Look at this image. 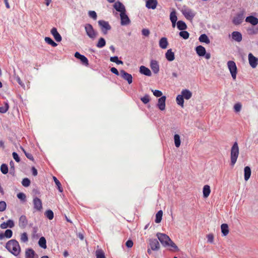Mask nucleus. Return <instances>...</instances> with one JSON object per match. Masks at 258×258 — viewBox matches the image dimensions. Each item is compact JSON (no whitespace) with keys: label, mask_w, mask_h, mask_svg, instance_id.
Masks as SVG:
<instances>
[{"label":"nucleus","mask_w":258,"mask_h":258,"mask_svg":"<svg viewBox=\"0 0 258 258\" xmlns=\"http://www.w3.org/2000/svg\"><path fill=\"white\" fill-rule=\"evenodd\" d=\"M208 242L210 243H213L214 241V236L212 234H209L207 235Z\"/></svg>","instance_id":"nucleus-62"},{"label":"nucleus","mask_w":258,"mask_h":258,"mask_svg":"<svg viewBox=\"0 0 258 258\" xmlns=\"http://www.w3.org/2000/svg\"><path fill=\"white\" fill-rule=\"evenodd\" d=\"M156 236L163 246L164 247H167V245H168V243L171 239L166 234L161 233H157Z\"/></svg>","instance_id":"nucleus-6"},{"label":"nucleus","mask_w":258,"mask_h":258,"mask_svg":"<svg viewBox=\"0 0 258 258\" xmlns=\"http://www.w3.org/2000/svg\"><path fill=\"white\" fill-rule=\"evenodd\" d=\"M17 197L18 199H19L20 200H21L22 201L24 202L26 201V195H25V194H24L23 192L18 193L17 194Z\"/></svg>","instance_id":"nucleus-58"},{"label":"nucleus","mask_w":258,"mask_h":258,"mask_svg":"<svg viewBox=\"0 0 258 258\" xmlns=\"http://www.w3.org/2000/svg\"><path fill=\"white\" fill-rule=\"evenodd\" d=\"M177 27L179 30H184L187 28V26L184 22L180 20L177 22Z\"/></svg>","instance_id":"nucleus-33"},{"label":"nucleus","mask_w":258,"mask_h":258,"mask_svg":"<svg viewBox=\"0 0 258 258\" xmlns=\"http://www.w3.org/2000/svg\"><path fill=\"white\" fill-rule=\"evenodd\" d=\"M177 104L181 106L182 107L184 106V98L181 95H178L176 98Z\"/></svg>","instance_id":"nucleus-36"},{"label":"nucleus","mask_w":258,"mask_h":258,"mask_svg":"<svg viewBox=\"0 0 258 258\" xmlns=\"http://www.w3.org/2000/svg\"><path fill=\"white\" fill-rule=\"evenodd\" d=\"M105 45H106L105 40L104 39V38L101 37L100 38H99V39L96 44V46L98 48H102L104 46H105Z\"/></svg>","instance_id":"nucleus-37"},{"label":"nucleus","mask_w":258,"mask_h":258,"mask_svg":"<svg viewBox=\"0 0 258 258\" xmlns=\"http://www.w3.org/2000/svg\"><path fill=\"white\" fill-rule=\"evenodd\" d=\"M12 155L13 158L15 160V161L17 162H19L20 161V158L18 154L16 152H13Z\"/></svg>","instance_id":"nucleus-61"},{"label":"nucleus","mask_w":258,"mask_h":258,"mask_svg":"<svg viewBox=\"0 0 258 258\" xmlns=\"http://www.w3.org/2000/svg\"><path fill=\"white\" fill-rule=\"evenodd\" d=\"M113 8L117 11L122 13L126 12V10L124 6L119 1H117L113 5Z\"/></svg>","instance_id":"nucleus-16"},{"label":"nucleus","mask_w":258,"mask_h":258,"mask_svg":"<svg viewBox=\"0 0 258 258\" xmlns=\"http://www.w3.org/2000/svg\"><path fill=\"white\" fill-rule=\"evenodd\" d=\"M168 243V245H167V247L168 246L171 247L173 248V249H171V250H172L174 251H178L179 250V249H178V247L177 246V245L171 239Z\"/></svg>","instance_id":"nucleus-44"},{"label":"nucleus","mask_w":258,"mask_h":258,"mask_svg":"<svg viewBox=\"0 0 258 258\" xmlns=\"http://www.w3.org/2000/svg\"><path fill=\"white\" fill-rule=\"evenodd\" d=\"M110 71L112 73H113L117 76L120 75V73L118 72V70L115 68H114V67L111 68L110 69Z\"/></svg>","instance_id":"nucleus-63"},{"label":"nucleus","mask_w":258,"mask_h":258,"mask_svg":"<svg viewBox=\"0 0 258 258\" xmlns=\"http://www.w3.org/2000/svg\"><path fill=\"white\" fill-rule=\"evenodd\" d=\"M141 100L144 104H147L150 101V96L149 95L146 94L141 98Z\"/></svg>","instance_id":"nucleus-52"},{"label":"nucleus","mask_w":258,"mask_h":258,"mask_svg":"<svg viewBox=\"0 0 258 258\" xmlns=\"http://www.w3.org/2000/svg\"><path fill=\"white\" fill-rule=\"evenodd\" d=\"M227 66L233 80H235L237 75V67L234 61L229 60L227 62Z\"/></svg>","instance_id":"nucleus-5"},{"label":"nucleus","mask_w":258,"mask_h":258,"mask_svg":"<svg viewBox=\"0 0 258 258\" xmlns=\"http://www.w3.org/2000/svg\"><path fill=\"white\" fill-rule=\"evenodd\" d=\"M38 244L41 247H42L44 249L46 248V247H47L46 241L45 237H41L40 238V239L38 241Z\"/></svg>","instance_id":"nucleus-35"},{"label":"nucleus","mask_w":258,"mask_h":258,"mask_svg":"<svg viewBox=\"0 0 258 258\" xmlns=\"http://www.w3.org/2000/svg\"><path fill=\"white\" fill-rule=\"evenodd\" d=\"M9 106L8 103L5 102V106H0V112L2 113H5L9 110Z\"/></svg>","instance_id":"nucleus-47"},{"label":"nucleus","mask_w":258,"mask_h":258,"mask_svg":"<svg viewBox=\"0 0 258 258\" xmlns=\"http://www.w3.org/2000/svg\"><path fill=\"white\" fill-rule=\"evenodd\" d=\"M182 14L185 18L188 20L191 21L196 16V12L191 9L187 7H183L182 11Z\"/></svg>","instance_id":"nucleus-4"},{"label":"nucleus","mask_w":258,"mask_h":258,"mask_svg":"<svg viewBox=\"0 0 258 258\" xmlns=\"http://www.w3.org/2000/svg\"><path fill=\"white\" fill-rule=\"evenodd\" d=\"M28 224V220L25 215L20 216L19 219V226L21 228H25Z\"/></svg>","instance_id":"nucleus-17"},{"label":"nucleus","mask_w":258,"mask_h":258,"mask_svg":"<svg viewBox=\"0 0 258 258\" xmlns=\"http://www.w3.org/2000/svg\"><path fill=\"white\" fill-rule=\"evenodd\" d=\"M96 258H106L104 252L102 250H97L96 251Z\"/></svg>","instance_id":"nucleus-50"},{"label":"nucleus","mask_w":258,"mask_h":258,"mask_svg":"<svg viewBox=\"0 0 258 258\" xmlns=\"http://www.w3.org/2000/svg\"><path fill=\"white\" fill-rule=\"evenodd\" d=\"M44 215L49 219L52 220L54 217V214L52 210H48L44 213Z\"/></svg>","instance_id":"nucleus-43"},{"label":"nucleus","mask_w":258,"mask_h":258,"mask_svg":"<svg viewBox=\"0 0 258 258\" xmlns=\"http://www.w3.org/2000/svg\"><path fill=\"white\" fill-rule=\"evenodd\" d=\"M199 40L200 42H204L206 43V44H209L210 43L209 38L205 34H202L200 36Z\"/></svg>","instance_id":"nucleus-34"},{"label":"nucleus","mask_w":258,"mask_h":258,"mask_svg":"<svg viewBox=\"0 0 258 258\" xmlns=\"http://www.w3.org/2000/svg\"><path fill=\"white\" fill-rule=\"evenodd\" d=\"M26 258H38V256L36 254L34 250L32 248H28L25 252Z\"/></svg>","instance_id":"nucleus-18"},{"label":"nucleus","mask_w":258,"mask_h":258,"mask_svg":"<svg viewBox=\"0 0 258 258\" xmlns=\"http://www.w3.org/2000/svg\"><path fill=\"white\" fill-rule=\"evenodd\" d=\"M53 179L55 183L56 184L59 191L62 192L63 191V188L61 187V184L59 181L57 179V178L55 176H53Z\"/></svg>","instance_id":"nucleus-40"},{"label":"nucleus","mask_w":258,"mask_h":258,"mask_svg":"<svg viewBox=\"0 0 258 258\" xmlns=\"http://www.w3.org/2000/svg\"><path fill=\"white\" fill-rule=\"evenodd\" d=\"M22 184L25 187H28L30 184V180L28 178H25L22 181Z\"/></svg>","instance_id":"nucleus-54"},{"label":"nucleus","mask_w":258,"mask_h":258,"mask_svg":"<svg viewBox=\"0 0 258 258\" xmlns=\"http://www.w3.org/2000/svg\"><path fill=\"white\" fill-rule=\"evenodd\" d=\"M179 36L184 39H187L189 38V34L187 31L181 30L179 33Z\"/></svg>","instance_id":"nucleus-45"},{"label":"nucleus","mask_w":258,"mask_h":258,"mask_svg":"<svg viewBox=\"0 0 258 258\" xmlns=\"http://www.w3.org/2000/svg\"><path fill=\"white\" fill-rule=\"evenodd\" d=\"M33 208L37 211H41L42 209V203L41 200L35 197L33 200Z\"/></svg>","instance_id":"nucleus-9"},{"label":"nucleus","mask_w":258,"mask_h":258,"mask_svg":"<svg viewBox=\"0 0 258 258\" xmlns=\"http://www.w3.org/2000/svg\"><path fill=\"white\" fill-rule=\"evenodd\" d=\"M120 24L122 26H125L131 23L130 19L126 14V12L122 13L120 14Z\"/></svg>","instance_id":"nucleus-11"},{"label":"nucleus","mask_w":258,"mask_h":258,"mask_svg":"<svg viewBox=\"0 0 258 258\" xmlns=\"http://www.w3.org/2000/svg\"><path fill=\"white\" fill-rule=\"evenodd\" d=\"M166 58L169 61H172L175 59L174 53L171 49H168L165 53Z\"/></svg>","instance_id":"nucleus-27"},{"label":"nucleus","mask_w":258,"mask_h":258,"mask_svg":"<svg viewBox=\"0 0 258 258\" xmlns=\"http://www.w3.org/2000/svg\"><path fill=\"white\" fill-rule=\"evenodd\" d=\"M150 66L154 74H156L159 73V65L158 62L157 60L154 59L151 60Z\"/></svg>","instance_id":"nucleus-13"},{"label":"nucleus","mask_w":258,"mask_h":258,"mask_svg":"<svg viewBox=\"0 0 258 258\" xmlns=\"http://www.w3.org/2000/svg\"><path fill=\"white\" fill-rule=\"evenodd\" d=\"M244 17L242 13L238 14L233 19V23L236 25H239L242 22Z\"/></svg>","instance_id":"nucleus-21"},{"label":"nucleus","mask_w":258,"mask_h":258,"mask_svg":"<svg viewBox=\"0 0 258 258\" xmlns=\"http://www.w3.org/2000/svg\"><path fill=\"white\" fill-rule=\"evenodd\" d=\"M149 246L152 250H158L160 248V244L157 239H150Z\"/></svg>","instance_id":"nucleus-10"},{"label":"nucleus","mask_w":258,"mask_h":258,"mask_svg":"<svg viewBox=\"0 0 258 258\" xmlns=\"http://www.w3.org/2000/svg\"><path fill=\"white\" fill-rule=\"evenodd\" d=\"M181 95L186 100L189 99L192 96V93L187 89H183L181 91Z\"/></svg>","instance_id":"nucleus-29"},{"label":"nucleus","mask_w":258,"mask_h":258,"mask_svg":"<svg viewBox=\"0 0 258 258\" xmlns=\"http://www.w3.org/2000/svg\"><path fill=\"white\" fill-rule=\"evenodd\" d=\"M15 226L14 222L12 220L9 219L7 222H4L2 223L0 227L2 229H6L8 227L9 228H13Z\"/></svg>","instance_id":"nucleus-23"},{"label":"nucleus","mask_w":258,"mask_h":258,"mask_svg":"<svg viewBox=\"0 0 258 258\" xmlns=\"http://www.w3.org/2000/svg\"><path fill=\"white\" fill-rule=\"evenodd\" d=\"M84 27L87 36L93 40L95 39L98 33L94 29L92 25L90 24H86Z\"/></svg>","instance_id":"nucleus-3"},{"label":"nucleus","mask_w":258,"mask_h":258,"mask_svg":"<svg viewBox=\"0 0 258 258\" xmlns=\"http://www.w3.org/2000/svg\"><path fill=\"white\" fill-rule=\"evenodd\" d=\"M170 20L171 21H177V17L176 13L175 10H173L170 14Z\"/></svg>","instance_id":"nucleus-46"},{"label":"nucleus","mask_w":258,"mask_h":258,"mask_svg":"<svg viewBox=\"0 0 258 258\" xmlns=\"http://www.w3.org/2000/svg\"><path fill=\"white\" fill-rule=\"evenodd\" d=\"M5 247L10 252L15 256L18 255L21 252L19 243L15 239H11L8 241Z\"/></svg>","instance_id":"nucleus-1"},{"label":"nucleus","mask_w":258,"mask_h":258,"mask_svg":"<svg viewBox=\"0 0 258 258\" xmlns=\"http://www.w3.org/2000/svg\"><path fill=\"white\" fill-rule=\"evenodd\" d=\"M75 57L80 60L83 64L85 66L89 65V61L87 58L84 55L81 54L79 52H76Z\"/></svg>","instance_id":"nucleus-12"},{"label":"nucleus","mask_w":258,"mask_h":258,"mask_svg":"<svg viewBox=\"0 0 258 258\" xmlns=\"http://www.w3.org/2000/svg\"><path fill=\"white\" fill-rule=\"evenodd\" d=\"M244 180L245 181H247L251 175V169L249 166H246L244 167Z\"/></svg>","instance_id":"nucleus-30"},{"label":"nucleus","mask_w":258,"mask_h":258,"mask_svg":"<svg viewBox=\"0 0 258 258\" xmlns=\"http://www.w3.org/2000/svg\"><path fill=\"white\" fill-rule=\"evenodd\" d=\"M1 171L3 174H7L9 171L8 167L7 165L6 164H2L1 166Z\"/></svg>","instance_id":"nucleus-49"},{"label":"nucleus","mask_w":258,"mask_h":258,"mask_svg":"<svg viewBox=\"0 0 258 258\" xmlns=\"http://www.w3.org/2000/svg\"><path fill=\"white\" fill-rule=\"evenodd\" d=\"M203 197L205 198H207L209 196V195L211 192V189H210V186L208 185H204V186L203 187Z\"/></svg>","instance_id":"nucleus-32"},{"label":"nucleus","mask_w":258,"mask_h":258,"mask_svg":"<svg viewBox=\"0 0 258 258\" xmlns=\"http://www.w3.org/2000/svg\"><path fill=\"white\" fill-rule=\"evenodd\" d=\"M221 232L223 236H226L229 233L228 226L227 224H222L221 226Z\"/></svg>","instance_id":"nucleus-31"},{"label":"nucleus","mask_w":258,"mask_h":258,"mask_svg":"<svg viewBox=\"0 0 258 258\" xmlns=\"http://www.w3.org/2000/svg\"><path fill=\"white\" fill-rule=\"evenodd\" d=\"M110 60L111 62L116 63L117 64H123V61L122 60H119L118 57L117 56L110 57Z\"/></svg>","instance_id":"nucleus-42"},{"label":"nucleus","mask_w":258,"mask_h":258,"mask_svg":"<svg viewBox=\"0 0 258 258\" xmlns=\"http://www.w3.org/2000/svg\"><path fill=\"white\" fill-rule=\"evenodd\" d=\"M158 4L157 0H147L146 7L149 9L154 10L156 8Z\"/></svg>","instance_id":"nucleus-20"},{"label":"nucleus","mask_w":258,"mask_h":258,"mask_svg":"<svg viewBox=\"0 0 258 258\" xmlns=\"http://www.w3.org/2000/svg\"><path fill=\"white\" fill-rule=\"evenodd\" d=\"M168 42L167 39L166 37H162L160 40L159 45V46L162 49H166L168 46Z\"/></svg>","instance_id":"nucleus-28"},{"label":"nucleus","mask_w":258,"mask_h":258,"mask_svg":"<svg viewBox=\"0 0 258 258\" xmlns=\"http://www.w3.org/2000/svg\"><path fill=\"white\" fill-rule=\"evenodd\" d=\"M120 76L124 80L126 81L128 84L133 82V77L131 74L126 72L124 70L120 71Z\"/></svg>","instance_id":"nucleus-8"},{"label":"nucleus","mask_w":258,"mask_h":258,"mask_svg":"<svg viewBox=\"0 0 258 258\" xmlns=\"http://www.w3.org/2000/svg\"><path fill=\"white\" fill-rule=\"evenodd\" d=\"M45 41L49 45H51L53 47H56L57 44L55 43L51 38L48 37H45Z\"/></svg>","instance_id":"nucleus-41"},{"label":"nucleus","mask_w":258,"mask_h":258,"mask_svg":"<svg viewBox=\"0 0 258 258\" xmlns=\"http://www.w3.org/2000/svg\"><path fill=\"white\" fill-rule=\"evenodd\" d=\"M4 235L5 237L10 238L13 235V231L11 229H7L4 233Z\"/></svg>","instance_id":"nucleus-53"},{"label":"nucleus","mask_w":258,"mask_h":258,"mask_svg":"<svg viewBox=\"0 0 258 258\" xmlns=\"http://www.w3.org/2000/svg\"><path fill=\"white\" fill-rule=\"evenodd\" d=\"M150 31L148 29L144 28L142 30V35L146 37H148L150 34Z\"/></svg>","instance_id":"nucleus-60"},{"label":"nucleus","mask_w":258,"mask_h":258,"mask_svg":"<svg viewBox=\"0 0 258 258\" xmlns=\"http://www.w3.org/2000/svg\"><path fill=\"white\" fill-rule=\"evenodd\" d=\"M196 51L197 53L200 56H204L206 54V49L202 45H199L196 47Z\"/></svg>","instance_id":"nucleus-26"},{"label":"nucleus","mask_w":258,"mask_h":258,"mask_svg":"<svg viewBox=\"0 0 258 258\" xmlns=\"http://www.w3.org/2000/svg\"><path fill=\"white\" fill-rule=\"evenodd\" d=\"M245 21L252 24V25H256L258 24V19L254 16H248L245 19Z\"/></svg>","instance_id":"nucleus-25"},{"label":"nucleus","mask_w":258,"mask_h":258,"mask_svg":"<svg viewBox=\"0 0 258 258\" xmlns=\"http://www.w3.org/2000/svg\"><path fill=\"white\" fill-rule=\"evenodd\" d=\"M89 16L90 18H92L93 20H96L97 18V15L96 13L94 11H90L88 12Z\"/></svg>","instance_id":"nucleus-55"},{"label":"nucleus","mask_w":258,"mask_h":258,"mask_svg":"<svg viewBox=\"0 0 258 258\" xmlns=\"http://www.w3.org/2000/svg\"><path fill=\"white\" fill-rule=\"evenodd\" d=\"M232 39L237 42H240L242 39V36L240 32L238 31H233L231 33Z\"/></svg>","instance_id":"nucleus-19"},{"label":"nucleus","mask_w":258,"mask_h":258,"mask_svg":"<svg viewBox=\"0 0 258 258\" xmlns=\"http://www.w3.org/2000/svg\"><path fill=\"white\" fill-rule=\"evenodd\" d=\"M51 34L53 36L54 38L57 42H60L61 41V36L57 32V30L56 28L53 27L51 30Z\"/></svg>","instance_id":"nucleus-22"},{"label":"nucleus","mask_w":258,"mask_h":258,"mask_svg":"<svg viewBox=\"0 0 258 258\" xmlns=\"http://www.w3.org/2000/svg\"><path fill=\"white\" fill-rule=\"evenodd\" d=\"M163 215V212L162 210H159L156 214V219L155 222L156 223H159L161 221Z\"/></svg>","instance_id":"nucleus-38"},{"label":"nucleus","mask_w":258,"mask_h":258,"mask_svg":"<svg viewBox=\"0 0 258 258\" xmlns=\"http://www.w3.org/2000/svg\"><path fill=\"white\" fill-rule=\"evenodd\" d=\"M241 104L240 103H236L234 106V109L236 112H239L241 109Z\"/></svg>","instance_id":"nucleus-57"},{"label":"nucleus","mask_w":258,"mask_h":258,"mask_svg":"<svg viewBox=\"0 0 258 258\" xmlns=\"http://www.w3.org/2000/svg\"><path fill=\"white\" fill-rule=\"evenodd\" d=\"M20 240L22 242H27L28 241V235L26 232L22 233L20 235Z\"/></svg>","instance_id":"nucleus-48"},{"label":"nucleus","mask_w":258,"mask_h":258,"mask_svg":"<svg viewBox=\"0 0 258 258\" xmlns=\"http://www.w3.org/2000/svg\"><path fill=\"white\" fill-rule=\"evenodd\" d=\"M174 141L175 147L178 148L181 144L180 136L178 135L175 134L174 136Z\"/></svg>","instance_id":"nucleus-39"},{"label":"nucleus","mask_w":258,"mask_h":258,"mask_svg":"<svg viewBox=\"0 0 258 258\" xmlns=\"http://www.w3.org/2000/svg\"><path fill=\"white\" fill-rule=\"evenodd\" d=\"M239 154L238 143L235 142L232 145L230 151V165L234 166Z\"/></svg>","instance_id":"nucleus-2"},{"label":"nucleus","mask_w":258,"mask_h":258,"mask_svg":"<svg viewBox=\"0 0 258 258\" xmlns=\"http://www.w3.org/2000/svg\"><path fill=\"white\" fill-rule=\"evenodd\" d=\"M125 245L126 247H127L128 248H131L133 246V242L132 240H128L126 243H125Z\"/></svg>","instance_id":"nucleus-64"},{"label":"nucleus","mask_w":258,"mask_h":258,"mask_svg":"<svg viewBox=\"0 0 258 258\" xmlns=\"http://www.w3.org/2000/svg\"><path fill=\"white\" fill-rule=\"evenodd\" d=\"M248 57L250 66L252 68H256L258 64V59L251 53L248 54Z\"/></svg>","instance_id":"nucleus-14"},{"label":"nucleus","mask_w":258,"mask_h":258,"mask_svg":"<svg viewBox=\"0 0 258 258\" xmlns=\"http://www.w3.org/2000/svg\"><path fill=\"white\" fill-rule=\"evenodd\" d=\"M153 92V94L154 96H155L156 97H161V96H162V92L160 91V90H155L154 91L152 90Z\"/></svg>","instance_id":"nucleus-59"},{"label":"nucleus","mask_w":258,"mask_h":258,"mask_svg":"<svg viewBox=\"0 0 258 258\" xmlns=\"http://www.w3.org/2000/svg\"><path fill=\"white\" fill-rule=\"evenodd\" d=\"M247 31L248 33L250 35L255 34L258 33V29L253 27L248 28Z\"/></svg>","instance_id":"nucleus-51"},{"label":"nucleus","mask_w":258,"mask_h":258,"mask_svg":"<svg viewBox=\"0 0 258 258\" xmlns=\"http://www.w3.org/2000/svg\"><path fill=\"white\" fill-rule=\"evenodd\" d=\"M139 71L140 73L147 76L150 77L152 75V73L150 69L144 66H141L140 67Z\"/></svg>","instance_id":"nucleus-24"},{"label":"nucleus","mask_w":258,"mask_h":258,"mask_svg":"<svg viewBox=\"0 0 258 258\" xmlns=\"http://www.w3.org/2000/svg\"><path fill=\"white\" fill-rule=\"evenodd\" d=\"M7 208V204L5 201H0V212H4Z\"/></svg>","instance_id":"nucleus-56"},{"label":"nucleus","mask_w":258,"mask_h":258,"mask_svg":"<svg viewBox=\"0 0 258 258\" xmlns=\"http://www.w3.org/2000/svg\"><path fill=\"white\" fill-rule=\"evenodd\" d=\"M98 23L100 27L101 31L104 34H106L108 31L111 29V26L107 21L104 20H99Z\"/></svg>","instance_id":"nucleus-7"},{"label":"nucleus","mask_w":258,"mask_h":258,"mask_svg":"<svg viewBox=\"0 0 258 258\" xmlns=\"http://www.w3.org/2000/svg\"><path fill=\"white\" fill-rule=\"evenodd\" d=\"M166 99V96H161L158 100V103H157V106H158L159 109L161 111H163L165 109Z\"/></svg>","instance_id":"nucleus-15"}]
</instances>
